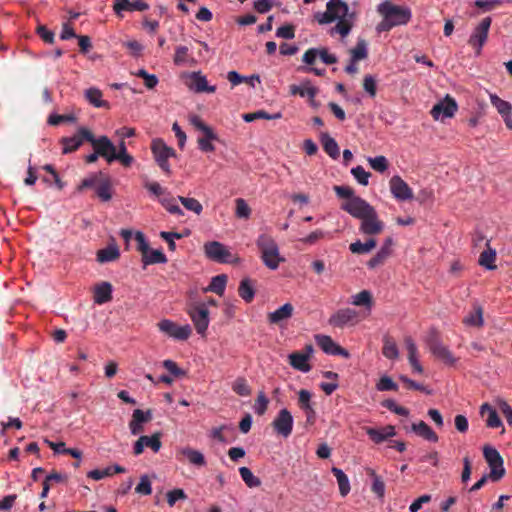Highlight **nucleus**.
<instances>
[{"label": "nucleus", "instance_id": "nucleus-1", "mask_svg": "<svg viewBox=\"0 0 512 512\" xmlns=\"http://www.w3.org/2000/svg\"><path fill=\"white\" fill-rule=\"evenodd\" d=\"M345 212L361 221L359 230L365 235H378L384 230L375 208L364 199H354L345 207Z\"/></svg>", "mask_w": 512, "mask_h": 512}, {"label": "nucleus", "instance_id": "nucleus-2", "mask_svg": "<svg viewBox=\"0 0 512 512\" xmlns=\"http://www.w3.org/2000/svg\"><path fill=\"white\" fill-rule=\"evenodd\" d=\"M256 245L260 252V258L267 268L276 270L280 263L285 261V258L279 253L276 241L270 235H259L256 240Z\"/></svg>", "mask_w": 512, "mask_h": 512}, {"label": "nucleus", "instance_id": "nucleus-3", "mask_svg": "<svg viewBox=\"0 0 512 512\" xmlns=\"http://www.w3.org/2000/svg\"><path fill=\"white\" fill-rule=\"evenodd\" d=\"M189 315L196 332L204 337L210 323L209 310L204 302H192L187 306L186 310Z\"/></svg>", "mask_w": 512, "mask_h": 512}, {"label": "nucleus", "instance_id": "nucleus-4", "mask_svg": "<svg viewBox=\"0 0 512 512\" xmlns=\"http://www.w3.org/2000/svg\"><path fill=\"white\" fill-rule=\"evenodd\" d=\"M189 121L196 130L202 133V136L197 139L199 149L203 152H213L215 146L212 141L218 139L214 130L197 115L191 116Z\"/></svg>", "mask_w": 512, "mask_h": 512}, {"label": "nucleus", "instance_id": "nucleus-5", "mask_svg": "<svg viewBox=\"0 0 512 512\" xmlns=\"http://www.w3.org/2000/svg\"><path fill=\"white\" fill-rule=\"evenodd\" d=\"M378 12L385 18H389L396 26L405 25L411 19V10L407 7L395 5L385 1L378 6Z\"/></svg>", "mask_w": 512, "mask_h": 512}, {"label": "nucleus", "instance_id": "nucleus-6", "mask_svg": "<svg viewBox=\"0 0 512 512\" xmlns=\"http://www.w3.org/2000/svg\"><path fill=\"white\" fill-rule=\"evenodd\" d=\"M151 151L156 163L162 169V171L166 174H170L171 168L168 160L169 158L175 156V150L167 146L162 139L157 138L154 139L151 143Z\"/></svg>", "mask_w": 512, "mask_h": 512}, {"label": "nucleus", "instance_id": "nucleus-7", "mask_svg": "<svg viewBox=\"0 0 512 512\" xmlns=\"http://www.w3.org/2000/svg\"><path fill=\"white\" fill-rule=\"evenodd\" d=\"M491 23V17L483 18L481 22L474 28L468 39V44L475 50L476 55L481 54L482 48L488 39Z\"/></svg>", "mask_w": 512, "mask_h": 512}, {"label": "nucleus", "instance_id": "nucleus-8", "mask_svg": "<svg viewBox=\"0 0 512 512\" xmlns=\"http://www.w3.org/2000/svg\"><path fill=\"white\" fill-rule=\"evenodd\" d=\"M483 456L489 466V476L493 480H498L505 475V468L503 466V458L500 453L491 446H484Z\"/></svg>", "mask_w": 512, "mask_h": 512}, {"label": "nucleus", "instance_id": "nucleus-9", "mask_svg": "<svg viewBox=\"0 0 512 512\" xmlns=\"http://www.w3.org/2000/svg\"><path fill=\"white\" fill-rule=\"evenodd\" d=\"M427 345L431 353L445 364L454 365L456 363L457 359L453 356L448 347L442 344L435 331H432L428 336Z\"/></svg>", "mask_w": 512, "mask_h": 512}, {"label": "nucleus", "instance_id": "nucleus-10", "mask_svg": "<svg viewBox=\"0 0 512 512\" xmlns=\"http://www.w3.org/2000/svg\"><path fill=\"white\" fill-rule=\"evenodd\" d=\"M92 140V131L86 127H80L71 137H63L60 140L62 153L69 154L75 152L85 142Z\"/></svg>", "mask_w": 512, "mask_h": 512}, {"label": "nucleus", "instance_id": "nucleus-11", "mask_svg": "<svg viewBox=\"0 0 512 512\" xmlns=\"http://www.w3.org/2000/svg\"><path fill=\"white\" fill-rule=\"evenodd\" d=\"M204 252L208 259L218 263H232L234 261L231 252L218 241L205 243Z\"/></svg>", "mask_w": 512, "mask_h": 512}, {"label": "nucleus", "instance_id": "nucleus-12", "mask_svg": "<svg viewBox=\"0 0 512 512\" xmlns=\"http://www.w3.org/2000/svg\"><path fill=\"white\" fill-rule=\"evenodd\" d=\"M157 326L161 332L176 340H187L192 334V328L189 324L179 326L169 319L161 320Z\"/></svg>", "mask_w": 512, "mask_h": 512}, {"label": "nucleus", "instance_id": "nucleus-13", "mask_svg": "<svg viewBox=\"0 0 512 512\" xmlns=\"http://www.w3.org/2000/svg\"><path fill=\"white\" fill-rule=\"evenodd\" d=\"M457 110L458 105L456 100L447 94L443 100L433 106L430 113L435 120H438L440 116L443 118L453 117Z\"/></svg>", "mask_w": 512, "mask_h": 512}, {"label": "nucleus", "instance_id": "nucleus-14", "mask_svg": "<svg viewBox=\"0 0 512 512\" xmlns=\"http://www.w3.org/2000/svg\"><path fill=\"white\" fill-rule=\"evenodd\" d=\"M271 425L277 434L287 438L292 433L293 417L286 408H283L278 412Z\"/></svg>", "mask_w": 512, "mask_h": 512}, {"label": "nucleus", "instance_id": "nucleus-15", "mask_svg": "<svg viewBox=\"0 0 512 512\" xmlns=\"http://www.w3.org/2000/svg\"><path fill=\"white\" fill-rule=\"evenodd\" d=\"M89 143L100 157L104 158L108 163H112L111 157L116 152V146L107 136L95 138L92 133V140H89Z\"/></svg>", "mask_w": 512, "mask_h": 512}, {"label": "nucleus", "instance_id": "nucleus-16", "mask_svg": "<svg viewBox=\"0 0 512 512\" xmlns=\"http://www.w3.org/2000/svg\"><path fill=\"white\" fill-rule=\"evenodd\" d=\"M328 322L331 326L338 328L355 325L358 323V312L351 308L339 309L331 315Z\"/></svg>", "mask_w": 512, "mask_h": 512}, {"label": "nucleus", "instance_id": "nucleus-17", "mask_svg": "<svg viewBox=\"0 0 512 512\" xmlns=\"http://www.w3.org/2000/svg\"><path fill=\"white\" fill-rule=\"evenodd\" d=\"M389 187L394 198L399 201L411 200L414 197L412 189L398 175H395L390 179Z\"/></svg>", "mask_w": 512, "mask_h": 512}, {"label": "nucleus", "instance_id": "nucleus-18", "mask_svg": "<svg viewBox=\"0 0 512 512\" xmlns=\"http://www.w3.org/2000/svg\"><path fill=\"white\" fill-rule=\"evenodd\" d=\"M149 4L144 0H115L113 10L117 16L122 17V12L146 11Z\"/></svg>", "mask_w": 512, "mask_h": 512}, {"label": "nucleus", "instance_id": "nucleus-19", "mask_svg": "<svg viewBox=\"0 0 512 512\" xmlns=\"http://www.w3.org/2000/svg\"><path fill=\"white\" fill-rule=\"evenodd\" d=\"M316 342L319 347L329 355H340L345 358L349 357V352L336 344L330 336L327 335H316Z\"/></svg>", "mask_w": 512, "mask_h": 512}, {"label": "nucleus", "instance_id": "nucleus-20", "mask_svg": "<svg viewBox=\"0 0 512 512\" xmlns=\"http://www.w3.org/2000/svg\"><path fill=\"white\" fill-rule=\"evenodd\" d=\"M311 397L312 394L308 390L301 389L298 392V405L306 415V422L312 425L316 420V412L312 406Z\"/></svg>", "mask_w": 512, "mask_h": 512}, {"label": "nucleus", "instance_id": "nucleus-21", "mask_svg": "<svg viewBox=\"0 0 512 512\" xmlns=\"http://www.w3.org/2000/svg\"><path fill=\"white\" fill-rule=\"evenodd\" d=\"M152 420L151 410L144 412L141 409L133 411L132 419L129 423L130 431L133 435H138L143 432V424Z\"/></svg>", "mask_w": 512, "mask_h": 512}, {"label": "nucleus", "instance_id": "nucleus-22", "mask_svg": "<svg viewBox=\"0 0 512 512\" xmlns=\"http://www.w3.org/2000/svg\"><path fill=\"white\" fill-rule=\"evenodd\" d=\"M145 447H149L154 452H158L161 448L160 434L155 433L152 436H140L134 444V454L140 455Z\"/></svg>", "mask_w": 512, "mask_h": 512}, {"label": "nucleus", "instance_id": "nucleus-23", "mask_svg": "<svg viewBox=\"0 0 512 512\" xmlns=\"http://www.w3.org/2000/svg\"><path fill=\"white\" fill-rule=\"evenodd\" d=\"M190 89L194 90L196 93H214L216 91L215 86H211L208 84L207 79L200 72H193L190 76Z\"/></svg>", "mask_w": 512, "mask_h": 512}, {"label": "nucleus", "instance_id": "nucleus-24", "mask_svg": "<svg viewBox=\"0 0 512 512\" xmlns=\"http://www.w3.org/2000/svg\"><path fill=\"white\" fill-rule=\"evenodd\" d=\"M366 433L370 439L377 444L396 435L395 427L392 425H387L380 429L367 428Z\"/></svg>", "mask_w": 512, "mask_h": 512}, {"label": "nucleus", "instance_id": "nucleus-25", "mask_svg": "<svg viewBox=\"0 0 512 512\" xmlns=\"http://www.w3.org/2000/svg\"><path fill=\"white\" fill-rule=\"evenodd\" d=\"M112 299V285L109 282H101L95 286L94 289V302L102 305Z\"/></svg>", "mask_w": 512, "mask_h": 512}, {"label": "nucleus", "instance_id": "nucleus-26", "mask_svg": "<svg viewBox=\"0 0 512 512\" xmlns=\"http://www.w3.org/2000/svg\"><path fill=\"white\" fill-rule=\"evenodd\" d=\"M125 468L120 465H110L102 468H97L88 472L87 476L94 479L100 480L106 477H112L117 473L124 472Z\"/></svg>", "mask_w": 512, "mask_h": 512}, {"label": "nucleus", "instance_id": "nucleus-27", "mask_svg": "<svg viewBox=\"0 0 512 512\" xmlns=\"http://www.w3.org/2000/svg\"><path fill=\"white\" fill-rule=\"evenodd\" d=\"M485 246L486 249L480 254L478 263L488 270H494L497 267L495 265L496 251L491 248L489 240H486Z\"/></svg>", "mask_w": 512, "mask_h": 512}, {"label": "nucleus", "instance_id": "nucleus-28", "mask_svg": "<svg viewBox=\"0 0 512 512\" xmlns=\"http://www.w3.org/2000/svg\"><path fill=\"white\" fill-rule=\"evenodd\" d=\"M309 355L302 352H293L289 355L290 365L301 372L307 373L311 370V366L308 363Z\"/></svg>", "mask_w": 512, "mask_h": 512}, {"label": "nucleus", "instance_id": "nucleus-29", "mask_svg": "<svg viewBox=\"0 0 512 512\" xmlns=\"http://www.w3.org/2000/svg\"><path fill=\"white\" fill-rule=\"evenodd\" d=\"M84 96L85 99L96 108H110V104L102 99V91L98 88L91 87L85 90Z\"/></svg>", "mask_w": 512, "mask_h": 512}, {"label": "nucleus", "instance_id": "nucleus-30", "mask_svg": "<svg viewBox=\"0 0 512 512\" xmlns=\"http://www.w3.org/2000/svg\"><path fill=\"white\" fill-rule=\"evenodd\" d=\"M293 306L290 303H286L276 309L274 312L268 314V320L270 323L278 324L283 320L290 318L293 314Z\"/></svg>", "mask_w": 512, "mask_h": 512}, {"label": "nucleus", "instance_id": "nucleus-31", "mask_svg": "<svg viewBox=\"0 0 512 512\" xmlns=\"http://www.w3.org/2000/svg\"><path fill=\"white\" fill-rule=\"evenodd\" d=\"M119 257L120 251L116 244H110L97 252V261L99 263L113 262Z\"/></svg>", "mask_w": 512, "mask_h": 512}, {"label": "nucleus", "instance_id": "nucleus-32", "mask_svg": "<svg viewBox=\"0 0 512 512\" xmlns=\"http://www.w3.org/2000/svg\"><path fill=\"white\" fill-rule=\"evenodd\" d=\"M321 144L324 151L333 159H337L340 155V150L337 142L328 133H321Z\"/></svg>", "mask_w": 512, "mask_h": 512}, {"label": "nucleus", "instance_id": "nucleus-33", "mask_svg": "<svg viewBox=\"0 0 512 512\" xmlns=\"http://www.w3.org/2000/svg\"><path fill=\"white\" fill-rule=\"evenodd\" d=\"M411 428L412 431H414L417 435L424 438L425 440H428L430 442L438 441L437 434L424 421H420L419 423H413Z\"/></svg>", "mask_w": 512, "mask_h": 512}, {"label": "nucleus", "instance_id": "nucleus-34", "mask_svg": "<svg viewBox=\"0 0 512 512\" xmlns=\"http://www.w3.org/2000/svg\"><path fill=\"white\" fill-rule=\"evenodd\" d=\"M167 257L161 250L149 249L147 254L142 257L143 267L153 264H164L166 263Z\"/></svg>", "mask_w": 512, "mask_h": 512}, {"label": "nucleus", "instance_id": "nucleus-35", "mask_svg": "<svg viewBox=\"0 0 512 512\" xmlns=\"http://www.w3.org/2000/svg\"><path fill=\"white\" fill-rule=\"evenodd\" d=\"M463 323L467 326L481 327L484 324L483 308L480 305H474L473 312L469 313L464 319Z\"/></svg>", "mask_w": 512, "mask_h": 512}, {"label": "nucleus", "instance_id": "nucleus-36", "mask_svg": "<svg viewBox=\"0 0 512 512\" xmlns=\"http://www.w3.org/2000/svg\"><path fill=\"white\" fill-rule=\"evenodd\" d=\"M227 284V276L225 274L214 276L210 284L204 289L205 292H214L220 296L224 294Z\"/></svg>", "mask_w": 512, "mask_h": 512}, {"label": "nucleus", "instance_id": "nucleus-37", "mask_svg": "<svg viewBox=\"0 0 512 512\" xmlns=\"http://www.w3.org/2000/svg\"><path fill=\"white\" fill-rule=\"evenodd\" d=\"M334 191L338 197L346 199V201L341 204V209L344 211L345 207L353 202L354 199H362L356 196L354 190L349 186H334Z\"/></svg>", "mask_w": 512, "mask_h": 512}, {"label": "nucleus", "instance_id": "nucleus-38", "mask_svg": "<svg viewBox=\"0 0 512 512\" xmlns=\"http://www.w3.org/2000/svg\"><path fill=\"white\" fill-rule=\"evenodd\" d=\"M290 92L293 95H300L301 97L315 98L318 89L311 86L309 81H306L302 86L291 85Z\"/></svg>", "mask_w": 512, "mask_h": 512}, {"label": "nucleus", "instance_id": "nucleus-39", "mask_svg": "<svg viewBox=\"0 0 512 512\" xmlns=\"http://www.w3.org/2000/svg\"><path fill=\"white\" fill-rule=\"evenodd\" d=\"M488 412V417L486 420V425L489 428H499L502 426V421L499 418L495 409H493L488 403H484L481 406V414L484 415L485 412Z\"/></svg>", "mask_w": 512, "mask_h": 512}, {"label": "nucleus", "instance_id": "nucleus-40", "mask_svg": "<svg viewBox=\"0 0 512 512\" xmlns=\"http://www.w3.org/2000/svg\"><path fill=\"white\" fill-rule=\"evenodd\" d=\"M239 296L247 303H250L255 296V290L249 278H244L238 288Z\"/></svg>", "mask_w": 512, "mask_h": 512}, {"label": "nucleus", "instance_id": "nucleus-41", "mask_svg": "<svg viewBox=\"0 0 512 512\" xmlns=\"http://www.w3.org/2000/svg\"><path fill=\"white\" fill-rule=\"evenodd\" d=\"M376 246L377 241L373 238H370L365 243H362L359 240L351 243L349 249L354 254H366L373 250Z\"/></svg>", "mask_w": 512, "mask_h": 512}, {"label": "nucleus", "instance_id": "nucleus-42", "mask_svg": "<svg viewBox=\"0 0 512 512\" xmlns=\"http://www.w3.org/2000/svg\"><path fill=\"white\" fill-rule=\"evenodd\" d=\"M353 62L364 60L368 57L367 42L365 39L359 38L356 46L350 50Z\"/></svg>", "mask_w": 512, "mask_h": 512}, {"label": "nucleus", "instance_id": "nucleus-43", "mask_svg": "<svg viewBox=\"0 0 512 512\" xmlns=\"http://www.w3.org/2000/svg\"><path fill=\"white\" fill-rule=\"evenodd\" d=\"M382 353L388 359H396L399 356L397 344L390 336L383 338Z\"/></svg>", "mask_w": 512, "mask_h": 512}, {"label": "nucleus", "instance_id": "nucleus-44", "mask_svg": "<svg viewBox=\"0 0 512 512\" xmlns=\"http://www.w3.org/2000/svg\"><path fill=\"white\" fill-rule=\"evenodd\" d=\"M490 102L502 117L511 114L512 105L510 102L501 99L496 94H490Z\"/></svg>", "mask_w": 512, "mask_h": 512}, {"label": "nucleus", "instance_id": "nucleus-45", "mask_svg": "<svg viewBox=\"0 0 512 512\" xmlns=\"http://www.w3.org/2000/svg\"><path fill=\"white\" fill-rule=\"evenodd\" d=\"M174 64L181 66L193 61V58L189 54V48L187 46H177L175 48V54L173 57Z\"/></svg>", "mask_w": 512, "mask_h": 512}, {"label": "nucleus", "instance_id": "nucleus-46", "mask_svg": "<svg viewBox=\"0 0 512 512\" xmlns=\"http://www.w3.org/2000/svg\"><path fill=\"white\" fill-rule=\"evenodd\" d=\"M159 202L161 205L171 214L182 216L183 211L182 209L177 205L176 199L171 197L169 193H167L164 197H161L159 199Z\"/></svg>", "mask_w": 512, "mask_h": 512}, {"label": "nucleus", "instance_id": "nucleus-47", "mask_svg": "<svg viewBox=\"0 0 512 512\" xmlns=\"http://www.w3.org/2000/svg\"><path fill=\"white\" fill-rule=\"evenodd\" d=\"M281 117H282L281 113H275V114L271 115L264 110H259V111L253 112V113L243 114V119L245 122H252L256 119L272 120V119H279Z\"/></svg>", "mask_w": 512, "mask_h": 512}, {"label": "nucleus", "instance_id": "nucleus-48", "mask_svg": "<svg viewBox=\"0 0 512 512\" xmlns=\"http://www.w3.org/2000/svg\"><path fill=\"white\" fill-rule=\"evenodd\" d=\"M96 195L102 201H109L112 197L111 195V184L108 179L100 181V183L96 186Z\"/></svg>", "mask_w": 512, "mask_h": 512}, {"label": "nucleus", "instance_id": "nucleus-49", "mask_svg": "<svg viewBox=\"0 0 512 512\" xmlns=\"http://www.w3.org/2000/svg\"><path fill=\"white\" fill-rule=\"evenodd\" d=\"M328 2H333V0H329ZM349 7L348 5L341 0H334L332 6V15H335V20H339L345 18L348 14Z\"/></svg>", "mask_w": 512, "mask_h": 512}, {"label": "nucleus", "instance_id": "nucleus-50", "mask_svg": "<svg viewBox=\"0 0 512 512\" xmlns=\"http://www.w3.org/2000/svg\"><path fill=\"white\" fill-rule=\"evenodd\" d=\"M178 200L182 203V205L190 211H193L196 214H200L203 210L202 204L195 198H188L179 196Z\"/></svg>", "mask_w": 512, "mask_h": 512}, {"label": "nucleus", "instance_id": "nucleus-51", "mask_svg": "<svg viewBox=\"0 0 512 512\" xmlns=\"http://www.w3.org/2000/svg\"><path fill=\"white\" fill-rule=\"evenodd\" d=\"M352 304L355 306H367L372 304V295L369 291L363 290L353 296Z\"/></svg>", "mask_w": 512, "mask_h": 512}, {"label": "nucleus", "instance_id": "nucleus-52", "mask_svg": "<svg viewBox=\"0 0 512 512\" xmlns=\"http://www.w3.org/2000/svg\"><path fill=\"white\" fill-rule=\"evenodd\" d=\"M232 389L236 394L240 396H249L251 394V388L247 384L246 379L241 377L234 381Z\"/></svg>", "mask_w": 512, "mask_h": 512}, {"label": "nucleus", "instance_id": "nucleus-53", "mask_svg": "<svg viewBox=\"0 0 512 512\" xmlns=\"http://www.w3.org/2000/svg\"><path fill=\"white\" fill-rule=\"evenodd\" d=\"M333 2H328L326 5V11L323 13H316L315 19L319 24H328L335 21V15H332Z\"/></svg>", "mask_w": 512, "mask_h": 512}, {"label": "nucleus", "instance_id": "nucleus-54", "mask_svg": "<svg viewBox=\"0 0 512 512\" xmlns=\"http://www.w3.org/2000/svg\"><path fill=\"white\" fill-rule=\"evenodd\" d=\"M351 28L352 23L345 17L338 20V23L334 28H332L331 33L333 34L335 32L340 34L342 37H346L350 33Z\"/></svg>", "mask_w": 512, "mask_h": 512}, {"label": "nucleus", "instance_id": "nucleus-55", "mask_svg": "<svg viewBox=\"0 0 512 512\" xmlns=\"http://www.w3.org/2000/svg\"><path fill=\"white\" fill-rule=\"evenodd\" d=\"M184 455L194 465L202 466L205 464V458L204 455L194 449H186L184 450Z\"/></svg>", "mask_w": 512, "mask_h": 512}, {"label": "nucleus", "instance_id": "nucleus-56", "mask_svg": "<svg viewBox=\"0 0 512 512\" xmlns=\"http://www.w3.org/2000/svg\"><path fill=\"white\" fill-rule=\"evenodd\" d=\"M368 162L370 166L377 172L383 173L388 168V160L385 156H376L369 158Z\"/></svg>", "mask_w": 512, "mask_h": 512}, {"label": "nucleus", "instance_id": "nucleus-57", "mask_svg": "<svg viewBox=\"0 0 512 512\" xmlns=\"http://www.w3.org/2000/svg\"><path fill=\"white\" fill-rule=\"evenodd\" d=\"M352 175L355 177V179L358 181L361 185H368L370 173L367 172L362 166H356L351 169Z\"/></svg>", "mask_w": 512, "mask_h": 512}, {"label": "nucleus", "instance_id": "nucleus-58", "mask_svg": "<svg viewBox=\"0 0 512 512\" xmlns=\"http://www.w3.org/2000/svg\"><path fill=\"white\" fill-rule=\"evenodd\" d=\"M382 405L397 415L408 416L409 414V410L407 408L397 405V403L392 399L383 401Z\"/></svg>", "mask_w": 512, "mask_h": 512}, {"label": "nucleus", "instance_id": "nucleus-59", "mask_svg": "<svg viewBox=\"0 0 512 512\" xmlns=\"http://www.w3.org/2000/svg\"><path fill=\"white\" fill-rule=\"evenodd\" d=\"M268 404H269L268 398L265 396V394L263 392H260L258 394V397H257L255 405H254L255 413L260 416L263 415L268 408Z\"/></svg>", "mask_w": 512, "mask_h": 512}, {"label": "nucleus", "instance_id": "nucleus-60", "mask_svg": "<svg viewBox=\"0 0 512 512\" xmlns=\"http://www.w3.org/2000/svg\"><path fill=\"white\" fill-rule=\"evenodd\" d=\"M376 387L379 391H396L398 389L397 384L388 376L381 377Z\"/></svg>", "mask_w": 512, "mask_h": 512}, {"label": "nucleus", "instance_id": "nucleus-61", "mask_svg": "<svg viewBox=\"0 0 512 512\" xmlns=\"http://www.w3.org/2000/svg\"><path fill=\"white\" fill-rule=\"evenodd\" d=\"M100 176H101V173L99 174H94L90 177H87L85 179L82 180L81 184L78 186L77 190L79 192L83 191L84 189L86 188H95L96 189V186L100 183Z\"/></svg>", "mask_w": 512, "mask_h": 512}, {"label": "nucleus", "instance_id": "nucleus-62", "mask_svg": "<svg viewBox=\"0 0 512 512\" xmlns=\"http://www.w3.org/2000/svg\"><path fill=\"white\" fill-rule=\"evenodd\" d=\"M251 214V209L244 199H236V216L239 218H248Z\"/></svg>", "mask_w": 512, "mask_h": 512}, {"label": "nucleus", "instance_id": "nucleus-63", "mask_svg": "<svg viewBox=\"0 0 512 512\" xmlns=\"http://www.w3.org/2000/svg\"><path fill=\"white\" fill-rule=\"evenodd\" d=\"M276 36L283 39H293L295 37V27L291 24L283 25L276 31Z\"/></svg>", "mask_w": 512, "mask_h": 512}, {"label": "nucleus", "instance_id": "nucleus-64", "mask_svg": "<svg viewBox=\"0 0 512 512\" xmlns=\"http://www.w3.org/2000/svg\"><path fill=\"white\" fill-rule=\"evenodd\" d=\"M498 408L512 428V407L506 401L500 400L498 402Z\"/></svg>", "mask_w": 512, "mask_h": 512}]
</instances>
